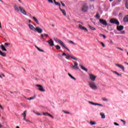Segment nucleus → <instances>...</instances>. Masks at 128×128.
<instances>
[{
	"label": "nucleus",
	"instance_id": "obj_1",
	"mask_svg": "<svg viewBox=\"0 0 128 128\" xmlns=\"http://www.w3.org/2000/svg\"><path fill=\"white\" fill-rule=\"evenodd\" d=\"M14 8L15 10L17 12H21L23 14H26V10H24V9L20 6H19L18 7V6L14 5Z\"/></svg>",
	"mask_w": 128,
	"mask_h": 128
},
{
	"label": "nucleus",
	"instance_id": "obj_2",
	"mask_svg": "<svg viewBox=\"0 0 128 128\" xmlns=\"http://www.w3.org/2000/svg\"><path fill=\"white\" fill-rule=\"evenodd\" d=\"M53 40H54L56 42H59V44H60L63 48L68 50V52H70V49L68 48V47H66V44H64V43L62 41L58 39V38H54Z\"/></svg>",
	"mask_w": 128,
	"mask_h": 128
},
{
	"label": "nucleus",
	"instance_id": "obj_3",
	"mask_svg": "<svg viewBox=\"0 0 128 128\" xmlns=\"http://www.w3.org/2000/svg\"><path fill=\"white\" fill-rule=\"evenodd\" d=\"M89 86L94 90H98V87L96 85L94 82H89L88 83Z\"/></svg>",
	"mask_w": 128,
	"mask_h": 128
},
{
	"label": "nucleus",
	"instance_id": "obj_4",
	"mask_svg": "<svg viewBox=\"0 0 128 128\" xmlns=\"http://www.w3.org/2000/svg\"><path fill=\"white\" fill-rule=\"evenodd\" d=\"M81 10L83 12H86L88 10V6L86 4L83 5L82 7Z\"/></svg>",
	"mask_w": 128,
	"mask_h": 128
},
{
	"label": "nucleus",
	"instance_id": "obj_5",
	"mask_svg": "<svg viewBox=\"0 0 128 128\" xmlns=\"http://www.w3.org/2000/svg\"><path fill=\"white\" fill-rule=\"evenodd\" d=\"M72 62H74V65L71 64L70 66V68H72V70H78V62L74 61H72Z\"/></svg>",
	"mask_w": 128,
	"mask_h": 128
},
{
	"label": "nucleus",
	"instance_id": "obj_6",
	"mask_svg": "<svg viewBox=\"0 0 128 128\" xmlns=\"http://www.w3.org/2000/svg\"><path fill=\"white\" fill-rule=\"evenodd\" d=\"M110 24H117L118 26L120 24V22L116 18H112L110 20Z\"/></svg>",
	"mask_w": 128,
	"mask_h": 128
},
{
	"label": "nucleus",
	"instance_id": "obj_7",
	"mask_svg": "<svg viewBox=\"0 0 128 128\" xmlns=\"http://www.w3.org/2000/svg\"><path fill=\"white\" fill-rule=\"evenodd\" d=\"M32 28L34 32H38V34H42V30L40 28V27L34 28V26H32Z\"/></svg>",
	"mask_w": 128,
	"mask_h": 128
},
{
	"label": "nucleus",
	"instance_id": "obj_8",
	"mask_svg": "<svg viewBox=\"0 0 128 128\" xmlns=\"http://www.w3.org/2000/svg\"><path fill=\"white\" fill-rule=\"evenodd\" d=\"M36 86L38 87V90L40 92H46V90L44 88V86L40 84H36Z\"/></svg>",
	"mask_w": 128,
	"mask_h": 128
},
{
	"label": "nucleus",
	"instance_id": "obj_9",
	"mask_svg": "<svg viewBox=\"0 0 128 128\" xmlns=\"http://www.w3.org/2000/svg\"><path fill=\"white\" fill-rule=\"evenodd\" d=\"M89 78L92 80V82H94L96 78V76L94 75V74H89Z\"/></svg>",
	"mask_w": 128,
	"mask_h": 128
},
{
	"label": "nucleus",
	"instance_id": "obj_10",
	"mask_svg": "<svg viewBox=\"0 0 128 128\" xmlns=\"http://www.w3.org/2000/svg\"><path fill=\"white\" fill-rule=\"evenodd\" d=\"M70 58L74 60H78V58L76 57L73 56H72L70 55V54H67V56L66 57V60H70Z\"/></svg>",
	"mask_w": 128,
	"mask_h": 128
},
{
	"label": "nucleus",
	"instance_id": "obj_11",
	"mask_svg": "<svg viewBox=\"0 0 128 128\" xmlns=\"http://www.w3.org/2000/svg\"><path fill=\"white\" fill-rule=\"evenodd\" d=\"M88 103L90 104H92V106H102V108H104V105H102L100 104L94 103V102H92L90 101H89Z\"/></svg>",
	"mask_w": 128,
	"mask_h": 128
},
{
	"label": "nucleus",
	"instance_id": "obj_12",
	"mask_svg": "<svg viewBox=\"0 0 128 128\" xmlns=\"http://www.w3.org/2000/svg\"><path fill=\"white\" fill-rule=\"evenodd\" d=\"M100 24H103L104 26H108V22H106V20L100 19Z\"/></svg>",
	"mask_w": 128,
	"mask_h": 128
},
{
	"label": "nucleus",
	"instance_id": "obj_13",
	"mask_svg": "<svg viewBox=\"0 0 128 128\" xmlns=\"http://www.w3.org/2000/svg\"><path fill=\"white\" fill-rule=\"evenodd\" d=\"M23 118V120H26V110L23 113L21 114Z\"/></svg>",
	"mask_w": 128,
	"mask_h": 128
},
{
	"label": "nucleus",
	"instance_id": "obj_14",
	"mask_svg": "<svg viewBox=\"0 0 128 128\" xmlns=\"http://www.w3.org/2000/svg\"><path fill=\"white\" fill-rule=\"evenodd\" d=\"M46 42H48L50 44V46H54V40H52V39H50L48 41H46Z\"/></svg>",
	"mask_w": 128,
	"mask_h": 128
},
{
	"label": "nucleus",
	"instance_id": "obj_15",
	"mask_svg": "<svg viewBox=\"0 0 128 128\" xmlns=\"http://www.w3.org/2000/svg\"><path fill=\"white\" fill-rule=\"evenodd\" d=\"M78 28L81 30H85V32H88V28H84V26H82V24H80L78 25Z\"/></svg>",
	"mask_w": 128,
	"mask_h": 128
},
{
	"label": "nucleus",
	"instance_id": "obj_16",
	"mask_svg": "<svg viewBox=\"0 0 128 128\" xmlns=\"http://www.w3.org/2000/svg\"><path fill=\"white\" fill-rule=\"evenodd\" d=\"M116 66H118V68H120L122 70H124V67L122 65H120V64H116Z\"/></svg>",
	"mask_w": 128,
	"mask_h": 128
},
{
	"label": "nucleus",
	"instance_id": "obj_17",
	"mask_svg": "<svg viewBox=\"0 0 128 128\" xmlns=\"http://www.w3.org/2000/svg\"><path fill=\"white\" fill-rule=\"evenodd\" d=\"M43 114H44V116H50L52 118H54V116H52V114H50L48 112H44Z\"/></svg>",
	"mask_w": 128,
	"mask_h": 128
},
{
	"label": "nucleus",
	"instance_id": "obj_18",
	"mask_svg": "<svg viewBox=\"0 0 128 128\" xmlns=\"http://www.w3.org/2000/svg\"><path fill=\"white\" fill-rule=\"evenodd\" d=\"M32 20H34V22H36V24H40V22H38V18H36L33 16Z\"/></svg>",
	"mask_w": 128,
	"mask_h": 128
},
{
	"label": "nucleus",
	"instance_id": "obj_19",
	"mask_svg": "<svg viewBox=\"0 0 128 128\" xmlns=\"http://www.w3.org/2000/svg\"><path fill=\"white\" fill-rule=\"evenodd\" d=\"M80 68H82V70H84V72H87L88 70V68H86L84 67L82 65V64H80Z\"/></svg>",
	"mask_w": 128,
	"mask_h": 128
},
{
	"label": "nucleus",
	"instance_id": "obj_20",
	"mask_svg": "<svg viewBox=\"0 0 128 128\" xmlns=\"http://www.w3.org/2000/svg\"><path fill=\"white\" fill-rule=\"evenodd\" d=\"M117 30H119V31L122 30H124V26H118Z\"/></svg>",
	"mask_w": 128,
	"mask_h": 128
},
{
	"label": "nucleus",
	"instance_id": "obj_21",
	"mask_svg": "<svg viewBox=\"0 0 128 128\" xmlns=\"http://www.w3.org/2000/svg\"><path fill=\"white\" fill-rule=\"evenodd\" d=\"M59 8L64 16H66V10L62 9L60 7Z\"/></svg>",
	"mask_w": 128,
	"mask_h": 128
},
{
	"label": "nucleus",
	"instance_id": "obj_22",
	"mask_svg": "<svg viewBox=\"0 0 128 128\" xmlns=\"http://www.w3.org/2000/svg\"><path fill=\"white\" fill-rule=\"evenodd\" d=\"M68 76L72 78V80H76V78L74 77L70 74L68 73Z\"/></svg>",
	"mask_w": 128,
	"mask_h": 128
},
{
	"label": "nucleus",
	"instance_id": "obj_23",
	"mask_svg": "<svg viewBox=\"0 0 128 128\" xmlns=\"http://www.w3.org/2000/svg\"><path fill=\"white\" fill-rule=\"evenodd\" d=\"M36 48L38 50V52H44V50L42 49H40V48L36 46H35Z\"/></svg>",
	"mask_w": 128,
	"mask_h": 128
},
{
	"label": "nucleus",
	"instance_id": "obj_24",
	"mask_svg": "<svg viewBox=\"0 0 128 128\" xmlns=\"http://www.w3.org/2000/svg\"><path fill=\"white\" fill-rule=\"evenodd\" d=\"M124 22H128V15L126 16L123 20Z\"/></svg>",
	"mask_w": 128,
	"mask_h": 128
},
{
	"label": "nucleus",
	"instance_id": "obj_25",
	"mask_svg": "<svg viewBox=\"0 0 128 128\" xmlns=\"http://www.w3.org/2000/svg\"><path fill=\"white\" fill-rule=\"evenodd\" d=\"M0 48H1V50H4V52H6V49L4 45L1 44L0 46Z\"/></svg>",
	"mask_w": 128,
	"mask_h": 128
},
{
	"label": "nucleus",
	"instance_id": "obj_26",
	"mask_svg": "<svg viewBox=\"0 0 128 128\" xmlns=\"http://www.w3.org/2000/svg\"><path fill=\"white\" fill-rule=\"evenodd\" d=\"M100 116H101L102 118H106V115H104V113L102 112H100Z\"/></svg>",
	"mask_w": 128,
	"mask_h": 128
},
{
	"label": "nucleus",
	"instance_id": "obj_27",
	"mask_svg": "<svg viewBox=\"0 0 128 128\" xmlns=\"http://www.w3.org/2000/svg\"><path fill=\"white\" fill-rule=\"evenodd\" d=\"M0 55L2 56H6V52H2L1 50H0Z\"/></svg>",
	"mask_w": 128,
	"mask_h": 128
},
{
	"label": "nucleus",
	"instance_id": "obj_28",
	"mask_svg": "<svg viewBox=\"0 0 128 128\" xmlns=\"http://www.w3.org/2000/svg\"><path fill=\"white\" fill-rule=\"evenodd\" d=\"M90 124H91V126H94V124H96V122L91 120L90 121Z\"/></svg>",
	"mask_w": 128,
	"mask_h": 128
},
{
	"label": "nucleus",
	"instance_id": "obj_29",
	"mask_svg": "<svg viewBox=\"0 0 128 128\" xmlns=\"http://www.w3.org/2000/svg\"><path fill=\"white\" fill-rule=\"evenodd\" d=\"M92 30H96V29L94 27H92V26H88Z\"/></svg>",
	"mask_w": 128,
	"mask_h": 128
},
{
	"label": "nucleus",
	"instance_id": "obj_30",
	"mask_svg": "<svg viewBox=\"0 0 128 128\" xmlns=\"http://www.w3.org/2000/svg\"><path fill=\"white\" fill-rule=\"evenodd\" d=\"M54 3L55 4L56 6H60V2H56V0H54Z\"/></svg>",
	"mask_w": 128,
	"mask_h": 128
},
{
	"label": "nucleus",
	"instance_id": "obj_31",
	"mask_svg": "<svg viewBox=\"0 0 128 128\" xmlns=\"http://www.w3.org/2000/svg\"><path fill=\"white\" fill-rule=\"evenodd\" d=\"M113 72L116 74H117L118 76H122V74H120L119 73H118L116 71H113Z\"/></svg>",
	"mask_w": 128,
	"mask_h": 128
},
{
	"label": "nucleus",
	"instance_id": "obj_32",
	"mask_svg": "<svg viewBox=\"0 0 128 128\" xmlns=\"http://www.w3.org/2000/svg\"><path fill=\"white\" fill-rule=\"evenodd\" d=\"M100 44H102V46H103V48H106V44H104L102 42H100Z\"/></svg>",
	"mask_w": 128,
	"mask_h": 128
},
{
	"label": "nucleus",
	"instance_id": "obj_33",
	"mask_svg": "<svg viewBox=\"0 0 128 128\" xmlns=\"http://www.w3.org/2000/svg\"><path fill=\"white\" fill-rule=\"evenodd\" d=\"M102 100L103 102H108V99L106 98H103Z\"/></svg>",
	"mask_w": 128,
	"mask_h": 128
},
{
	"label": "nucleus",
	"instance_id": "obj_34",
	"mask_svg": "<svg viewBox=\"0 0 128 128\" xmlns=\"http://www.w3.org/2000/svg\"><path fill=\"white\" fill-rule=\"evenodd\" d=\"M56 46V50H60V46L57 45V46Z\"/></svg>",
	"mask_w": 128,
	"mask_h": 128
},
{
	"label": "nucleus",
	"instance_id": "obj_35",
	"mask_svg": "<svg viewBox=\"0 0 128 128\" xmlns=\"http://www.w3.org/2000/svg\"><path fill=\"white\" fill-rule=\"evenodd\" d=\"M28 26H29L30 30H32V25L30 24H28Z\"/></svg>",
	"mask_w": 128,
	"mask_h": 128
},
{
	"label": "nucleus",
	"instance_id": "obj_36",
	"mask_svg": "<svg viewBox=\"0 0 128 128\" xmlns=\"http://www.w3.org/2000/svg\"><path fill=\"white\" fill-rule=\"evenodd\" d=\"M96 18H100V16L98 14H96Z\"/></svg>",
	"mask_w": 128,
	"mask_h": 128
},
{
	"label": "nucleus",
	"instance_id": "obj_37",
	"mask_svg": "<svg viewBox=\"0 0 128 128\" xmlns=\"http://www.w3.org/2000/svg\"><path fill=\"white\" fill-rule=\"evenodd\" d=\"M69 42H70V44H74V46H76V43H74V42H72V40H70Z\"/></svg>",
	"mask_w": 128,
	"mask_h": 128
},
{
	"label": "nucleus",
	"instance_id": "obj_38",
	"mask_svg": "<svg viewBox=\"0 0 128 128\" xmlns=\"http://www.w3.org/2000/svg\"><path fill=\"white\" fill-rule=\"evenodd\" d=\"M4 46H10V43L6 42V43H4Z\"/></svg>",
	"mask_w": 128,
	"mask_h": 128
},
{
	"label": "nucleus",
	"instance_id": "obj_39",
	"mask_svg": "<svg viewBox=\"0 0 128 128\" xmlns=\"http://www.w3.org/2000/svg\"><path fill=\"white\" fill-rule=\"evenodd\" d=\"M25 122H28L29 124H32V122L30 121L29 120H28L27 119H26V120H24Z\"/></svg>",
	"mask_w": 128,
	"mask_h": 128
},
{
	"label": "nucleus",
	"instance_id": "obj_40",
	"mask_svg": "<svg viewBox=\"0 0 128 128\" xmlns=\"http://www.w3.org/2000/svg\"><path fill=\"white\" fill-rule=\"evenodd\" d=\"M63 112H64V114H70V112L65 110H63Z\"/></svg>",
	"mask_w": 128,
	"mask_h": 128
},
{
	"label": "nucleus",
	"instance_id": "obj_41",
	"mask_svg": "<svg viewBox=\"0 0 128 128\" xmlns=\"http://www.w3.org/2000/svg\"><path fill=\"white\" fill-rule=\"evenodd\" d=\"M116 48H117L118 50H122V52H124V49H122V48H120L118 47H116Z\"/></svg>",
	"mask_w": 128,
	"mask_h": 128
},
{
	"label": "nucleus",
	"instance_id": "obj_42",
	"mask_svg": "<svg viewBox=\"0 0 128 128\" xmlns=\"http://www.w3.org/2000/svg\"><path fill=\"white\" fill-rule=\"evenodd\" d=\"M120 122H124V124H126V121L124 120H122V119H120Z\"/></svg>",
	"mask_w": 128,
	"mask_h": 128
},
{
	"label": "nucleus",
	"instance_id": "obj_43",
	"mask_svg": "<svg viewBox=\"0 0 128 128\" xmlns=\"http://www.w3.org/2000/svg\"><path fill=\"white\" fill-rule=\"evenodd\" d=\"M62 56H66V54L63 52L62 54Z\"/></svg>",
	"mask_w": 128,
	"mask_h": 128
},
{
	"label": "nucleus",
	"instance_id": "obj_44",
	"mask_svg": "<svg viewBox=\"0 0 128 128\" xmlns=\"http://www.w3.org/2000/svg\"><path fill=\"white\" fill-rule=\"evenodd\" d=\"M126 8L128 9V0L126 2Z\"/></svg>",
	"mask_w": 128,
	"mask_h": 128
},
{
	"label": "nucleus",
	"instance_id": "obj_45",
	"mask_svg": "<svg viewBox=\"0 0 128 128\" xmlns=\"http://www.w3.org/2000/svg\"><path fill=\"white\" fill-rule=\"evenodd\" d=\"M48 2L50 4H53L54 2H52V0H48Z\"/></svg>",
	"mask_w": 128,
	"mask_h": 128
},
{
	"label": "nucleus",
	"instance_id": "obj_46",
	"mask_svg": "<svg viewBox=\"0 0 128 128\" xmlns=\"http://www.w3.org/2000/svg\"><path fill=\"white\" fill-rule=\"evenodd\" d=\"M0 108H1L2 110H4V107H2V106H0Z\"/></svg>",
	"mask_w": 128,
	"mask_h": 128
},
{
	"label": "nucleus",
	"instance_id": "obj_47",
	"mask_svg": "<svg viewBox=\"0 0 128 128\" xmlns=\"http://www.w3.org/2000/svg\"><path fill=\"white\" fill-rule=\"evenodd\" d=\"M114 126H120V124H118L117 122H114Z\"/></svg>",
	"mask_w": 128,
	"mask_h": 128
},
{
	"label": "nucleus",
	"instance_id": "obj_48",
	"mask_svg": "<svg viewBox=\"0 0 128 128\" xmlns=\"http://www.w3.org/2000/svg\"><path fill=\"white\" fill-rule=\"evenodd\" d=\"M26 100H32V98H26Z\"/></svg>",
	"mask_w": 128,
	"mask_h": 128
},
{
	"label": "nucleus",
	"instance_id": "obj_49",
	"mask_svg": "<svg viewBox=\"0 0 128 128\" xmlns=\"http://www.w3.org/2000/svg\"><path fill=\"white\" fill-rule=\"evenodd\" d=\"M61 4L62 6H66L64 4L62 3V2H61Z\"/></svg>",
	"mask_w": 128,
	"mask_h": 128
},
{
	"label": "nucleus",
	"instance_id": "obj_50",
	"mask_svg": "<svg viewBox=\"0 0 128 128\" xmlns=\"http://www.w3.org/2000/svg\"><path fill=\"white\" fill-rule=\"evenodd\" d=\"M110 44H114V42H112V40H110Z\"/></svg>",
	"mask_w": 128,
	"mask_h": 128
},
{
	"label": "nucleus",
	"instance_id": "obj_51",
	"mask_svg": "<svg viewBox=\"0 0 128 128\" xmlns=\"http://www.w3.org/2000/svg\"><path fill=\"white\" fill-rule=\"evenodd\" d=\"M44 36H46V38H48V34H44Z\"/></svg>",
	"mask_w": 128,
	"mask_h": 128
},
{
	"label": "nucleus",
	"instance_id": "obj_52",
	"mask_svg": "<svg viewBox=\"0 0 128 128\" xmlns=\"http://www.w3.org/2000/svg\"><path fill=\"white\" fill-rule=\"evenodd\" d=\"M36 114H38V116H42L40 113H36Z\"/></svg>",
	"mask_w": 128,
	"mask_h": 128
},
{
	"label": "nucleus",
	"instance_id": "obj_53",
	"mask_svg": "<svg viewBox=\"0 0 128 128\" xmlns=\"http://www.w3.org/2000/svg\"><path fill=\"white\" fill-rule=\"evenodd\" d=\"M103 38H106V35H103Z\"/></svg>",
	"mask_w": 128,
	"mask_h": 128
},
{
	"label": "nucleus",
	"instance_id": "obj_54",
	"mask_svg": "<svg viewBox=\"0 0 128 128\" xmlns=\"http://www.w3.org/2000/svg\"><path fill=\"white\" fill-rule=\"evenodd\" d=\"M36 96H34L32 97V100H34V98H36Z\"/></svg>",
	"mask_w": 128,
	"mask_h": 128
},
{
	"label": "nucleus",
	"instance_id": "obj_55",
	"mask_svg": "<svg viewBox=\"0 0 128 128\" xmlns=\"http://www.w3.org/2000/svg\"><path fill=\"white\" fill-rule=\"evenodd\" d=\"M120 0H116V2H120Z\"/></svg>",
	"mask_w": 128,
	"mask_h": 128
},
{
	"label": "nucleus",
	"instance_id": "obj_56",
	"mask_svg": "<svg viewBox=\"0 0 128 128\" xmlns=\"http://www.w3.org/2000/svg\"><path fill=\"white\" fill-rule=\"evenodd\" d=\"M2 76H4V78H6V76H4V74H2Z\"/></svg>",
	"mask_w": 128,
	"mask_h": 128
},
{
	"label": "nucleus",
	"instance_id": "obj_57",
	"mask_svg": "<svg viewBox=\"0 0 128 128\" xmlns=\"http://www.w3.org/2000/svg\"><path fill=\"white\" fill-rule=\"evenodd\" d=\"M104 35L103 34H100V36H104Z\"/></svg>",
	"mask_w": 128,
	"mask_h": 128
},
{
	"label": "nucleus",
	"instance_id": "obj_58",
	"mask_svg": "<svg viewBox=\"0 0 128 128\" xmlns=\"http://www.w3.org/2000/svg\"><path fill=\"white\" fill-rule=\"evenodd\" d=\"M41 36L42 38H44V34H41Z\"/></svg>",
	"mask_w": 128,
	"mask_h": 128
},
{
	"label": "nucleus",
	"instance_id": "obj_59",
	"mask_svg": "<svg viewBox=\"0 0 128 128\" xmlns=\"http://www.w3.org/2000/svg\"><path fill=\"white\" fill-rule=\"evenodd\" d=\"M124 32H125L124 30H123L122 32V34H124Z\"/></svg>",
	"mask_w": 128,
	"mask_h": 128
},
{
	"label": "nucleus",
	"instance_id": "obj_60",
	"mask_svg": "<svg viewBox=\"0 0 128 128\" xmlns=\"http://www.w3.org/2000/svg\"><path fill=\"white\" fill-rule=\"evenodd\" d=\"M2 128V124H0V128Z\"/></svg>",
	"mask_w": 128,
	"mask_h": 128
},
{
	"label": "nucleus",
	"instance_id": "obj_61",
	"mask_svg": "<svg viewBox=\"0 0 128 128\" xmlns=\"http://www.w3.org/2000/svg\"><path fill=\"white\" fill-rule=\"evenodd\" d=\"M124 64H127V66H128V63L126 62H124Z\"/></svg>",
	"mask_w": 128,
	"mask_h": 128
},
{
	"label": "nucleus",
	"instance_id": "obj_62",
	"mask_svg": "<svg viewBox=\"0 0 128 128\" xmlns=\"http://www.w3.org/2000/svg\"><path fill=\"white\" fill-rule=\"evenodd\" d=\"M28 22H29V24H30V22H32V21L30 20H28Z\"/></svg>",
	"mask_w": 128,
	"mask_h": 128
},
{
	"label": "nucleus",
	"instance_id": "obj_63",
	"mask_svg": "<svg viewBox=\"0 0 128 128\" xmlns=\"http://www.w3.org/2000/svg\"><path fill=\"white\" fill-rule=\"evenodd\" d=\"M52 26H53V27H54V26H55V25H54V24H52Z\"/></svg>",
	"mask_w": 128,
	"mask_h": 128
},
{
	"label": "nucleus",
	"instance_id": "obj_64",
	"mask_svg": "<svg viewBox=\"0 0 128 128\" xmlns=\"http://www.w3.org/2000/svg\"><path fill=\"white\" fill-rule=\"evenodd\" d=\"M16 128H20V127H18V126H16Z\"/></svg>",
	"mask_w": 128,
	"mask_h": 128
}]
</instances>
